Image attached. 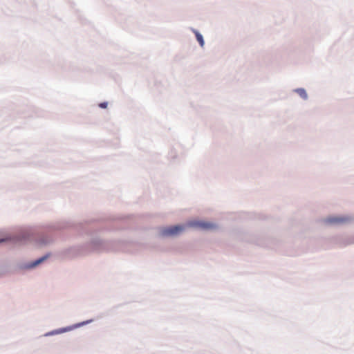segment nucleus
I'll list each match as a JSON object with an SVG mask.
<instances>
[{
  "mask_svg": "<svg viewBox=\"0 0 354 354\" xmlns=\"http://www.w3.org/2000/svg\"><path fill=\"white\" fill-rule=\"evenodd\" d=\"M186 223L160 226L158 228V236L162 239H176L183 235L187 228Z\"/></svg>",
  "mask_w": 354,
  "mask_h": 354,
  "instance_id": "obj_1",
  "label": "nucleus"
},
{
  "mask_svg": "<svg viewBox=\"0 0 354 354\" xmlns=\"http://www.w3.org/2000/svg\"><path fill=\"white\" fill-rule=\"evenodd\" d=\"M187 225L189 227L204 232H216L221 229V225L218 223L204 220H190L187 222Z\"/></svg>",
  "mask_w": 354,
  "mask_h": 354,
  "instance_id": "obj_2",
  "label": "nucleus"
},
{
  "mask_svg": "<svg viewBox=\"0 0 354 354\" xmlns=\"http://www.w3.org/2000/svg\"><path fill=\"white\" fill-rule=\"evenodd\" d=\"M351 218L346 216H329L324 218L323 221L325 224L330 226H338L351 221Z\"/></svg>",
  "mask_w": 354,
  "mask_h": 354,
  "instance_id": "obj_3",
  "label": "nucleus"
},
{
  "mask_svg": "<svg viewBox=\"0 0 354 354\" xmlns=\"http://www.w3.org/2000/svg\"><path fill=\"white\" fill-rule=\"evenodd\" d=\"M103 230H100L98 231L95 230L91 234L89 245L95 250H100L105 243L104 240H103L100 236Z\"/></svg>",
  "mask_w": 354,
  "mask_h": 354,
  "instance_id": "obj_4",
  "label": "nucleus"
},
{
  "mask_svg": "<svg viewBox=\"0 0 354 354\" xmlns=\"http://www.w3.org/2000/svg\"><path fill=\"white\" fill-rule=\"evenodd\" d=\"M92 322H93V319H88V320L84 321V322H79V323H77V324H73V325H71V326H68V331H71V330L77 329V328H78L80 327H82V326H84L85 325H87V324L91 323Z\"/></svg>",
  "mask_w": 354,
  "mask_h": 354,
  "instance_id": "obj_5",
  "label": "nucleus"
},
{
  "mask_svg": "<svg viewBox=\"0 0 354 354\" xmlns=\"http://www.w3.org/2000/svg\"><path fill=\"white\" fill-rule=\"evenodd\" d=\"M295 92L297 93L304 100H306L308 98L307 93L304 88H297L295 90Z\"/></svg>",
  "mask_w": 354,
  "mask_h": 354,
  "instance_id": "obj_6",
  "label": "nucleus"
},
{
  "mask_svg": "<svg viewBox=\"0 0 354 354\" xmlns=\"http://www.w3.org/2000/svg\"><path fill=\"white\" fill-rule=\"evenodd\" d=\"M46 258H47V256H44L43 257L39 258V259L33 261L31 264L28 266V268H34V267L37 266V265H39V263L43 262L45 259H46Z\"/></svg>",
  "mask_w": 354,
  "mask_h": 354,
  "instance_id": "obj_7",
  "label": "nucleus"
},
{
  "mask_svg": "<svg viewBox=\"0 0 354 354\" xmlns=\"http://www.w3.org/2000/svg\"><path fill=\"white\" fill-rule=\"evenodd\" d=\"M196 37L197 41L199 42L200 45L201 46H203V45H204V40H203V36L200 33L196 32Z\"/></svg>",
  "mask_w": 354,
  "mask_h": 354,
  "instance_id": "obj_8",
  "label": "nucleus"
},
{
  "mask_svg": "<svg viewBox=\"0 0 354 354\" xmlns=\"http://www.w3.org/2000/svg\"><path fill=\"white\" fill-rule=\"evenodd\" d=\"M66 329L65 328H62L60 330H55V331H52L51 333H50V335H54V334H57L59 333H64L65 332Z\"/></svg>",
  "mask_w": 354,
  "mask_h": 354,
  "instance_id": "obj_9",
  "label": "nucleus"
},
{
  "mask_svg": "<svg viewBox=\"0 0 354 354\" xmlns=\"http://www.w3.org/2000/svg\"><path fill=\"white\" fill-rule=\"evenodd\" d=\"M118 242L119 243H121V244H127V243H129V242H130V241H129V240H126V239H122H122H120V240H118Z\"/></svg>",
  "mask_w": 354,
  "mask_h": 354,
  "instance_id": "obj_10",
  "label": "nucleus"
},
{
  "mask_svg": "<svg viewBox=\"0 0 354 354\" xmlns=\"http://www.w3.org/2000/svg\"><path fill=\"white\" fill-rule=\"evenodd\" d=\"M99 107L101 109H106L107 108V102H102L99 104Z\"/></svg>",
  "mask_w": 354,
  "mask_h": 354,
  "instance_id": "obj_11",
  "label": "nucleus"
},
{
  "mask_svg": "<svg viewBox=\"0 0 354 354\" xmlns=\"http://www.w3.org/2000/svg\"><path fill=\"white\" fill-rule=\"evenodd\" d=\"M5 241V239H0V243Z\"/></svg>",
  "mask_w": 354,
  "mask_h": 354,
  "instance_id": "obj_12",
  "label": "nucleus"
}]
</instances>
